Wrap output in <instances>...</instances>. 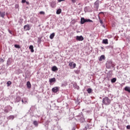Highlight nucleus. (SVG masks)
<instances>
[{"label":"nucleus","instance_id":"nucleus-21","mask_svg":"<svg viewBox=\"0 0 130 130\" xmlns=\"http://www.w3.org/2000/svg\"><path fill=\"white\" fill-rule=\"evenodd\" d=\"M54 36H55V34H54V32H53L50 35V38L51 39H52L53 38H54Z\"/></svg>","mask_w":130,"mask_h":130},{"label":"nucleus","instance_id":"nucleus-1","mask_svg":"<svg viewBox=\"0 0 130 130\" xmlns=\"http://www.w3.org/2000/svg\"><path fill=\"white\" fill-rule=\"evenodd\" d=\"M102 103L104 105H109L111 103V100L109 98L106 96L103 99Z\"/></svg>","mask_w":130,"mask_h":130},{"label":"nucleus","instance_id":"nucleus-8","mask_svg":"<svg viewBox=\"0 0 130 130\" xmlns=\"http://www.w3.org/2000/svg\"><path fill=\"white\" fill-rule=\"evenodd\" d=\"M30 29H31V27H30V25H29V24H26L24 26V29L25 31H28L30 30Z\"/></svg>","mask_w":130,"mask_h":130},{"label":"nucleus","instance_id":"nucleus-22","mask_svg":"<svg viewBox=\"0 0 130 130\" xmlns=\"http://www.w3.org/2000/svg\"><path fill=\"white\" fill-rule=\"evenodd\" d=\"M22 103H24V104H26L27 103V99H26V98H23L22 100H21Z\"/></svg>","mask_w":130,"mask_h":130},{"label":"nucleus","instance_id":"nucleus-7","mask_svg":"<svg viewBox=\"0 0 130 130\" xmlns=\"http://www.w3.org/2000/svg\"><path fill=\"white\" fill-rule=\"evenodd\" d=\"M12 62H13V59H12V58H9L7 61V64L8 66H10V64H12Z\"/></svg>","mask_w":130,"mask_h":130},{"label":"nucleus","instance_id":"nucleus-30","mask_svg":"<svg viewBox=\"0 0 130 130\" xmlns=\"http://www.w3.org/2000/svg\"><path fill=\"white\" fill-rule=\"evenodd\" d=\"M80 120L81 122H84L85 121V119H84V118H81Z\"/></svg>","mask_w":130,"mask_h":130},{"label":"nucleus","instance_id":"nucleus-41","mask_svg":"<svg viewBox=\"0 0 130 130\" xmlns=\"http://www.w3.org/2000/svg\"><path fill=\"white\" fill-rule=\"evenodd\" d=\"M64 0H58V3H61V2H63Z\"/></svg>","mask_w":130,"mask_h":130},{"label":"nucleus","instance_id":"nucleus-6","mask_svg":"<svg viewBox=\"0 0 130 130\" xmlns=\"http://www.w3.org/2000/svg\"><path fill=\"white\" fill-rule=\"evenodd\" d=\"M76 40H77L78 41H83V40H84V37H83V36H77Z\"/></svg>","mask_w":130,"mask_h":130},{"label":"nucleus","instance_id":"nucleus-33","mask_svg":"<svg viewBox=\"0 0 130 130\" xmlns=\"http://www.w3.org/2000/svg\"><path fill=\"white\" fill-rule=\"evenodd\" d=\"M40 14L41 15H44V14H45V13H44V12H43V11H41V12H40Z\"/></svg>","mask_w":130,"mask_h":130},{"label":"nucleus","instance_id":"nucleus-28","mask_svg":"<svg viewBox=\"0 0 130 130\" xmlns=\"http://www.w3.org/2000/svg\"><path fill=\"white\" fill-rule=\"evenodd\" d=\"M99 20L100 21V23L102 25L103 24V21H102V20H101V19L100 18V16H99Z\"/></svg>","mask_w":130,"mask_h":130},{"label":"nucleus","instance_id":"nucleus-18","mask_svg":"<svg viewBox=\"0 0 130 130\" xmlns=\"http://www.w3.org/2000/svg\"><path fill=\"white\" fill-rule=\"evenodd\" d=\"M103 43L104 44H108V39L103 40Z\"/></svg>","mask_w":130,"mask_h":130},{"label":"nucleus","instance_id":"nucleus-37","mask_svg":"<svg viewBox=\"0 0 130 130\" xmlns=\"http://www.w3.org/2000/svg\"><path fill=\"white\" fill-rule=\"evenodd\" d=\"M8 32L10 33V34H11V35H13L12 31L10 30V29H8Z\"/></svg>","mask_w":130,"mask_h":130},{"label":"nucleus","instance_id":"nucleus-24","mask_svg":"<svg viewBox=\"0 0 130 130\" xmlns=\"http://www.w3.org/2000/svg\"><path fill=\"white\" fill-rule=\"evenodd\" d=\"M33 124L35 126H38V122L37 121H34Z\"/></svg>","mask_w":130,"mask_h":130},{"label":"nucleus","instance_id":"nucleus-26","mask_svg":"<svg viewBox=\"0 0 130 130\" xmlns=\"http://www.w3.org/2000/svg\"><path fill=\"white\" fill-rule=\"evenodd\" d=\"M61 13V9H59L56 11L57 15H59Z\"/></svg>","mask_w":130,"mask_h":130},{"label":"nucleus","instance_id":"nucleus-27","mask_svg":"<svg viewBox=\"0 0 130 130\" xmlns=\"http://www.w3.org/2000/svg\"><path fill=\"white\" fill-rule=\"evenodd\" d=\"M116 82V78H114L111 79V83H115Z\"/></svg>","mask_w":130,"mask_h":130},{"label":"nucleus","instance_id":"nucleus-35","mask_svg":"<svg viewBox=\"0 0 130 130\" xmlns=\"http://www.w3.org/2000/svg\"><path fill=\"white\" fill-rule=\"evenodd\" d=\"M126 128H127V129H130V125H127Z\"/></svg>","mask_w":130,"mask_h":130},{"label":"nucleus","instance_id":"nucleus-31","mask_svg":"<svg viewBox=\"0 0 130 130\" xmlns=\"http://www.w3.org/2000/svg\"><path fill=\"white\" fill-rule=\"evenodd\" d=\"M75 74H77L78 75L79 74L80 71H79V70L75 71Z\"/></svg>","mask_w":130,"mask_h":130},{"label":"nucleus","instance_id":"nucleus-43","mask_svg":"<svg viewBox=\"0 0 130 130\" xmlns=\"http://www.w3.org/2000/svg\"><path fill=\"white\" fill-rule=\"evenodd\" d=\"M72 64H73L72 63V62L69 63V66H70V67H72Z\"/></svg>","mask_w":130,"mask_h":130},{"label":"nucleus","instance_id":"nucleus-20","mask_svg":"<svg viewBox=\"0 0 130 130\" xmlns=\"http://www.w3.org/2000/svg\"><path fill=\"white\" fill-rule=\"evenodd\" d=\"M8 119H10V120H13L14 118H15V116L14 115H10L8 117Z\"/></svg>","mask_w":130,"mask_h":130},{"label":"nucleus","instance_id":"nucleus-45","mask_svg":"<svg viewBox=\"0 0 130 130\" xmlns=\"http://www.w3.org/2000/svg\"><path fill=\"white\" fill-rule=\"evenodd\" d=\"M99 14H104V12H100Z\"/></svg>","mask_w":130,"mask_h":130},{"label":"nucleus","instance_id":"nucleus-9","mask_svg":"<svg viewBox=\"0 0 130 130\" xmlns=\"http://www.w3.org/2000/svg\"><path fill=\"white\" fill-rule=\"evenodd\" d=\"M56 81V80L55 79V78H51L49 80V82L50 83V84H52V83H55Z\"/></svg>","mask_w":130,"mask_h":130},{"label":"nucleus","instance_id":"nucleus-34","mask_svg":"<svg viewBox=\"0 0 130 130\" xmlns=\"http://www.w3.org/2000/svg\"><path fill=\"white\" fill-rule=\"evenodd\" d=\"M38 42H41V39L40 38H38Z\"/></svg>","mask_w":130,"mask_h":130},{"label":"nucleus","instance_id":"nucleus-5","mask_svg":"<svg viewBox=\"0 0 130 130\" xmlns=\"http://www.w3.org/2000/svg\"><path fill=\"white\" fill-rule=\"evenodd\" d=\"M99 3H100V1H99V0H97L94 4V8L96 9V10L99 9Z\"/></svg>","mask_w":130,"mask_h":130},{"label":"nucleus","instance_id":"nucleus-25","mask_svg":"<svg viewBox=\"0 0 130 130\" xmlns=\"http://www.w3.org/2000/svg\"><path fill=\"white\" fill-rule=\"evenodd\" d=\"M20 101H21V97L17 96L16 98V102H20Z\"/></svg>","mask_w":130,"mask_h":130},{"label":"nucleus","instance_id":"nucleus-15","mask_svg":"<svg viewBox=\"0 0 130 130\" xmlns=\"http://www.w3.org/2000/svg\"><path fill=\"white\" fill-rule=\"evenodd\" d=\"M124 90L126 92H128V93H130V87H128V86L125 87Z\"/></svg>","mask_w":130,"mask_h":130},{"label":"nucleus","instance_id":"nucleus-14","mask_svg":"<svg viewBox=\"0 0 130 130\" xmlns=\"http://www.w3.org/2000/svg\"><path fill=\"white\" fill-rule=\"evenodd\" d=\"M5 16H6V12H0V16L2 17V18H5Z\"/></svg>","mask_w":130,"mask_h":130},{"label":"nucleus","instance_id":"nucleus-23","mask_svg":"<svg viewBox=\"0 0 130 130\" xmlns=\"http://www.w3.org/2000/svg\"><path fill=\"white\" fill-rule=\"evenodd\" d=\"M92 91L93 90L91 89V88H88L87 89V93H88V94H91V93H92Z\"/></svg>","mask_w":130,"mask_h":130},{"label":"nucleus","instance_id":"nucleus-47","mask_svg":"<svg viewBox=\"0 0 130 130\" xmlns=\"http://www.w3.org/2000/svg\"><path fill=\"white\" fill-rule=\"evenodd\" d=\"M78 5H80V4H79Z\"/></svg>","mask_w":130,"mask_h":130},{"label":"nucleus","instance_id":"nucleus-4","mask_svg":"<svg viewBox=\"0 0 130 130\" xmlns=\"http://www.w3.org/2000/svg\"><path fill=\"white\" fill-rule=\"evenodd\" d=\"M12 109H13V108L11 106H8L5 108L4 111L6 113H8L9 111H11Z\"/></svg>","mask_w":130,"mask_h":130},{"label":"nucleus","instance_id":"nucleus-36","mask_svg":"<svg viewBox=\"0 0 130 130\" xmlns=\"http://www.w3.org/2000/svg\"><path fill=\"white\" fill-rule=\"evenodd\" d=\"M76 1V0H71V2L73 3V4H75Z\"/></svg>","mask_w":130,"mask_h":130},{"label":"nucleus","instance_id":"nucleus-16","mask_svg":"<svg viewBox=\"0 0 130 130\" xmlns=\"http://www.w3.org/2000/svg\"><path fill=\"white\" fill-rule=\"evenodd\" d=\"M31 52H34V47L32 45H30L29 47Z\"/></svg>","mask_w":130,"mask_h":130},{"label":"nucleus","instance_id":"nucleus-42","mask_svg":"<svg viewBox=\"0 0 130 130\" xmlns=\"http://www.w3.org/2000/svg\"><path fill=\"white\" fill-rule=\"evenodd\" d=\"M76 88V89H77V90H79V89H80V87H79V86H77Z\"/></svg>","mask_w":130,"mask_h":130},{"label":"nucleus","instance_id":"nucleus-29","mask_svg":"<svg viewBox=\"0 0 130 130\" xmlns=\"http://www.w3.org/2000/svg\"><path fill=\"white\" fill-rule=\"evenodd\" d=\"M14 47H15V48H19V49L21 48V47H20V45H17V44L14 45Z\"/></svg>","mask_w":130,"mask_h":130},{"label":"nucleus","instance_id":"nucleus-40","mask_svg":"<svg viewBox=\"0 0 130 130\" xmlns=\"http://www.w3.org/2000/svg\"><path fill=\"white\" fill-rule=\"evenodd\" d=\"M22 3L25 4V3H26V0H22Z\"/></svg>","mask_w":130,"mask_h":130},{"label":"nucleus","instance_id":"nucleus-46","mask_svg":"<svg viewBox=\"0 0 130 130\" xmlns=\"http://www.w3.org/2000/svg\"><path fill=\"white\" fill-rule=\"evenodd\" d=\"M18 7H19V6H18V5L15 6V8H18Z\"/></svg>","mask_w":130,"mask_h":130},{"label":"nucleus","instance_id":"nucleus-17","mask_svg":"<svg viewBox=\"0 0 130 130\" xmlns=\"http://www.w3.org/2000/svg\"><path fill=\"white\" fill-rule=\"evenodd\" d=\"M27 88L28 89H30L31 88V83L29 82V81H27L26 83Z\"/></svg>","mask_w":130,"mask_h":130},{"label":"nucleus","instance_id":"nucleus-19","mask_svg":"<svg viewBox=\"0 0 130 130\" xmlns=\"http://www.w3.org/2000/svg\"><path fill=\"white\" fill-rule=\"evenodd\" d=\"M32 23H37V18L34 17L32 20Z\"/></svg>","mask_w":130,"mask_h":130},{"label":"nucleus","instance_id":"nucleus-2","mask_svg":"<svg viewBox=\"0 0 130 130\" xmlns=\"http://www.w3.org/2000/svg\"><path fill=\"white\" fill-rule=\"evenodd\" d=\"M114 67H115V65L111 60H109L107 62L106 67L108 69H111V68H114Z\"/></svg>","mask_w":130,"mask_h":130},{"label":"nucleus","instance_id":"nucleus-44","mask_svg":"<svg viewBox=\"0 0 130 130\" xmlns=\"http://www.w3.org/2000/svg\"><path fill=\"white\" fill-rule=\"evenodd\" d=\"M26 5H29V2H26Z\"/></svg>","mask_w":130,"mask_h":130},{"label":"nucleus","instance_id":"nucleus-38","mask_svg":"<svg viewBox=\"0 0 130 130\" xmlns=\"http://www.w3.org/2000/svg\"><path fill=\"white\" fill-rule=\"evenodd\" d=\"M76 63H74L73 64V69H75V68H76Z\"/></svg>","mask_w":130,"mask_h":130},{"label":"nucleus","instance_id":"nucleus-48","mask_svg":"<svg viewBox=\"0 0 130 130\" xmlns=\"http://www.w3.org/2000/svg\"><path fill=\"white\" fill-rule=\"evenodd\" d=\"M0 36H1V33H0Z\"/></svg>","mask_w":130,"mask_h":130},{"label":"nucleus","instance_id":"nucleus-32","mask_svg":"<svg viewBox=\"0 0 130 130\" xmlns=\"http://www.w3.org/2000/svg\"><path fill=\"white\" fill-rule=\"evenodd\" d=\"M7 85L10 86V85H12V82L11 81L7 82Z\"/></svg>","mask_w":130,"mask_h":130},{"label":"nucleus","instance_id":"nucleus-13","mask_svg":"<svg viewBox=\"0 0 130 130\" xmlns=\"http://www.w3.org/2000/svg\"><path fill=\"white\" fill-rule=\"evenodd\" d=\"M103 59H105V56H104V55H102L100 57L99 60L100 61H102Z\"/></svg>","mask_w":130,"mask_h":130},{"label":"nucleus","instance_id":"nucleus-11","mask_svg":"<svg viewBox=\"0 0 130 130\" xmlns=\"http://www.w3.org/2000/svg\"><path fill=\"white\" fill-rule=\"evenodd\" d=\"M52 72H57V71H58V68L56 66H53L52 67Z\"/></svg>","mask_w":130,"mask_h":130},{"label":"nucleus","instance_id":"nucleus-12","mask_svg":"<svg viewBox=\"0 0 130 130\" xmlns=\"http://www.w3.org/2000/svg\"><path fill=\"white\" fill-rule=\"evenodd\" d=\"M56 6V3H55V2H52L51 3V8H55Z\"/></svg>","mask_w":130,"mask_h":130},{"label":"nucleus","instance_id":"nucleus-39","mask_svg":"<svg viewBox=\"0 0 130 130\" xmlns=\"http://www.w3.org/2000/svg\"><path fill=\"white\" fill-rule=\"evenodd\" d=\"M0 62H4V59L1 58V59H0Z\"/></svg>","mask_w":130,"mask_h":130},{"label":"nucleus","instance_id":"nucleus-10","mask_svg":"<svg viewBox=\"0 0 130 130\" xmlns=\"http://www.w3.org/2000/svg\"><path fill=\"white\" fill-rule=\"evenodd\" d=\"M52 92H54V93H56V92H58V87H53L52 89Z\"/></svg>","mask_w":130,"mask_h":130},{"label":"nucleus","instance_id":"nucleus-3","mask_svg":"<svg viewBox=\"0 0 130 130\" xmlns=\"http://www.w3.org/2000/svg\"><path fill=\"white\" fill-rule=\"evenodd\" d=\"M88 22H90L93 23V20L91 19H86L84 17L81 18L80 23L81 24H85V23H87Z\"/></svg>","mask_w":130,"mask_h":130}]
</instances>
